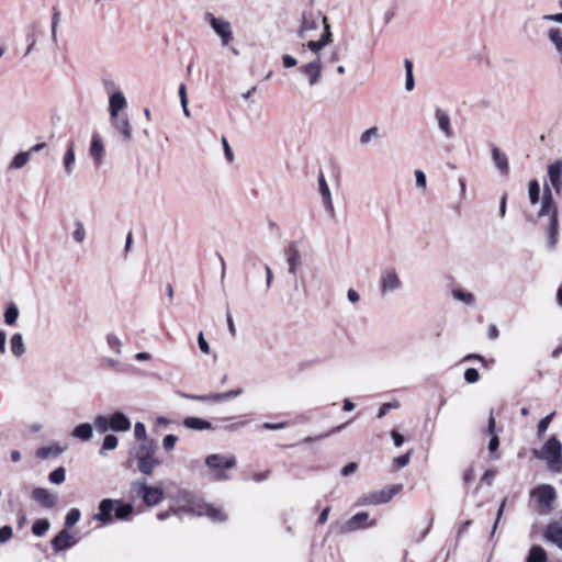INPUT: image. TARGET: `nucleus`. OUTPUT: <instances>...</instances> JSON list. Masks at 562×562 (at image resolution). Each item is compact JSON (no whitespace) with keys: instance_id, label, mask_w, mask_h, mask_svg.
Listing matches in <instances>:
<instances>
[{"instance_id":"nucleus-1","label":"nucleus","mask_w":562,"mask_h":562,"mask_svg":"<svg viewBox=\"0 0 562 562\" xmlns=\"http://www.w3.org/2000/svg\"><path fill=\"white\" fill-rule=\"evenodd\" d=\"M544 215H550V222L548 226V247L553 249L558 243V206L554 203L552 193L547 186L543 191L541 207L538 213L539 217Z\"/></svg>"},{"instance_id":"nucleus-2","label":"nucleus","mask_w":562,"mask_h":562,"mask_svg":"<svg viewBox=\"0 0 562 562\" xmlns=\"http://www.w3.org/2000/svg\"><path fill=\"white\" fill-rule=\"evenodd\" d=\"M533 456L546 460L551 470L562 471V443L555 436H551L541 450H533Z\"/></svg>"},{"instance_id":"nucleus-3","label":"nucleus","mask_w":562,"mask_h":562,"mask_svg":"<svg viewBox=\"0 0 562 562\" xmlns=\"http://www.w3.org/2000/svg\"><path fill=\"white\" fill-rule=\"evenodd\" d=\"M179 510L199 517L206 516L213 521H224L226 519V515L221 507L201 499H191L187 505L181 506Z\"/></svg>"},{"instance_id":"nucleus-4","label":"nucleus","mask_w":562,"mask_h":562,"mask_svg":"<svg viewBox=\"0 0 562 562\" xmlns=\"http://www.w3.org/2000/svg\"><path fill=\"white\" fill-rule=\"evenodd\" d=\"M379 288L382 296L396 293L403 289V281L394 267H385L380 271Z\"/></svg>"},{"instance_id":"nucleus-5","label":"nucleus","mask_w":562,"mask_h":562,"mask_svg":"<svg viewBox=\"0 0 562 562\" xmlns=\"http://www.w3.org/2000/svg\"><path fill=\"white\" fill-rule=\"evenodd\" d=\"M204 19L220 37L222 46H228L234 41L233 27L229 21L216 18L212 13H206Z\"/></svg>"},{"instance_id":"nucleus-6","label":"nucleus","mask_w":562,"mask_h":562,"mask_svg":"<svg viewBox=\"0 0 562 562\" xmlns=\"http://www.w3.org/2000/svg\"><path fill=\"white\" fill-rule=\"evenodd\" d=\"M134 491L148 506L157 505L164 499V491L160 487L148 486L145 481L135 482Z\"/></svg>"},{"instance_id":"nucleus-7","label":"nucleus","mask_w":562,"mask_h":562,"mask_svg":"<svg viewBox=\"0 0 562 562\" xmlns=\"http://www.w3.org/2000/svg\"><path fill=\"white\" fill-rule=\"evenodd\" d=\"M531 496L538 502L540 513H549L555 499V490L549 484H542L532 490Z\"/></svg>"},{"instance_id":"nucleus-8","label":"nucleus","mask_w":562,"mask_h":562,"mask_svg":"<svg viewBox=\"0 0 562 562\" xmlns=\"http://www.w3.org/2000/svg\"><path fill=\"white\" fill-rule=\"evenodd\" d=\"M402 484H395L386 486L380 491L372 492L364 496L363 504L378 505L390 502L400 491H402Z\"/></svg>"},{"instance_id":"nucleus-9","label":"nucleus","mask_w":562,"mask_h":562,"mask_svg":"<svg viewBox=\"0 0 562 562\" xmlns=\"http://www.w3.org/2000/svg\"><path fill=\"white\" fill-rule=\"evenodd\" d=\"M299 71L307 79V82L311 87L316 86L322 78L323 71L321 57L317 56L312 61L302 65L299 68Z\"/></svg>"},{"instance_id":"nucleus-10","label":"nucleus","mask_w":562,"mask_h":562,"mask_svg":"<svg viewBox=\"0 0 562 562\" xmlns=\"http://www.w3.org/2000/svg\"><path fill=\"white\" fill-rule=\"evenodd\" d=\"M205 465L211 470H228L236 465V458L233 454L212 453L205 458Z\"/></svg>"},{"instance_id":"nucleus-11","label":"nucleus","mask_w":562,"mask_h":562,"mask_svg":"<svg viewBox=\"0 0 562 562\" xmlns=\"http://www.w3.org/2000/svg\"><path fill=\"white\" fill-rule=\"evenodd\" d=\"M106 91L109 93L108 112L110 117H116L117 115H122L123 113L121 112L127 108V100L124 93L121 90L110 92L108 88Z\"/></svg>"},{"instance_id":"nucleus-12","label":"nucleus","mask_w":562,"mask_h":562,"mask_svg":"<svg viewBox=\"0 0 562 562\" xmlns=\"http://www.w3.org/2000/svg\"><path fill=\"white\" fill-rule=\"evenodd\" d=\"M375 525V520H369L368 513L361 512L353 515L346 524L341 527L342 532H353L359 529H364Z\"/></svg>"},{"instance_id":"nucleus-13","label":"nucleus","mask_w":562,"mask_h":562,"mask_svg":"<svg viewBox=\"0 0 562 562\" xmlns=\"http://www.w3.org/2000/svg\"><path fill=\"white\" fill-rule=\"evenodd\" d=\"M324 31L317 41H308L306 46L316 57H321V50L333 41V34L327 18H323Z\"/></svg>"},{"instance_id":"nucleus-14","label":"nucleus","mask_w":562,"mask_h":562,"mask_svg":"<svg viewBox=\"0 0 562 562\" xmlns=\"http://www.w3.org/2000/svg\"><path fill=\"white\" fill-rule=\"evenodd\" d=\"M323 18H326L325 15H322L321 12L314 14V13H303L302 15V24L300 27V36L304 38L308 33L312 31H316L319 26V23H323Z\"/></svg>"},{"instance_id":"nucleus-15","label":"nucleus","mask_w":562,"mask_h":562,"mask_svg":"<svg viewBox=\"0 0 562 562\" xmlns=\"http://www.w3.org/2000/svg\"><path fill=\"white\" fill-rule=\"evenodd\" d=\"M117 499L105 498L99 504V513L93 516L94 520L102 524H110L113 520L114 507Z\"/></svg>"},{"instance_id":"nucleus-16","label":"nucleus","mask_w":562,"mask_h":562,"mask_svg":"<svg viewBox=\"0 0 562 562\" xmlns=\"http://www.w3.org/2000/svg\"><path fill=\"white\" fill-rule=\"evenodd\" d=\"M111 124L113 128L121 134L124 142H130L132 139V125L130 123L128 116L126 113L122 115H117L116 117H110Z\"/></svg>"},{"instance_id":"nucleus-17","label":"nucleus","mask_w":562,"mask_h":562,"mask_svg":"<svg viewBox=\"0 0 562 562\" xmlns=\"http://www.w3.org/2000/svg\"><path fill=\"white\" fill-rule=\"evenodd\" d=\"M76 542V538L64 529L52 540V547L55 552H60L70 549Z\"/></svg>"},{"instance_id":"nucleus-18","label":"nucleus","mask_w":562,"mask_h":562,"mask_svg":"<svg viewBox=\"0 0 562 562\" xmlns=\"http://www.w3.org/2000/svg\"><path fill=\"white\" fill-rule=\"evenodd\" d=\"M435 119L437 121L438 128L445 137L451 138L453 136V130L451 126L450 116L447 111L437 108L435 110Z\"/></svg>"},{"instance_id":"nucleus-19","label":"nucleus","mask_w":562,"mask_h":562,"mask_svg":"<svg viewBox=\"0 0 562 562\" xmlns=\"http://www.w3.org/2000/svg\"><path fill=\"white\" fill-rule=\"evenodd\" d=\"M32 498L46 508H53L57 503V497L44 487H36L32 492Z\"/></svg>"},{"instance_id":"nucleus-20","label":"nucleus","mask_w":562,"mask_h":562,"mask_svg":"<svg viewBox=\"0 0 562 562\" xmlns=\"http://www.w3.org/2000/svg\"><path fill=\"white\" fill-rule=\"evenodd\" d=\"M110 428L116 432H124L131 429V422L122 412H115L110 417Z\"/></svg>"},{"instance_id":"nucleus-21","label":"nucleus","mask_w":562,"mask_h":562,"mask_svg":"<svg viewBox=\"0 0 562 562\" xmlns=\"http://www.w3.org/2000/svg\"><path fill=\"white\" fill-rule=\"evenodd\" d=\"M548 176L555 192L560 194L562 190V160H558L549 166Z\"/></svg>"},{"instance_id":"nucleus-22","label":"nucleus","mask_w":562,"mask_h":562,"mask_svg":"<svg viewBox=\"0 0 562 562\" xmlns=\"http://www.w3.org/2000/svg\"><path fill=\"white\" fill-rule=\"evenodd\" d=\"M286 262L289 265V273L295 276L296 269L301 263V256L295 243H290L285 249Z\"/></svg>"},{"instance_id":"nucleus-23","label":"nucleus","mask_w":562,"mask_h":562,"mask_svg":"<svg viewBox=\"0 0 562 562\" xmlns=\"http://www.w3.org/2000/svg\"><path fill=\"white\" fill-rule=\"evenodd\" d=\"M89 153L90 156L94 159L95 166L99 167L102 164V158L104 155L102 138L99 134L92 135Z\"/></svg>"},{"instance_id":"nucleus-24","label":"nucleus","mask_w":562,"mask_h":562,"mask_svg":"<svg viewBox=\"0 0 562 562\" xmlns=\"http://www.w3.org/2000/svg\"><path fill=\"white\" fill-rule=\"evenodd\" d=\"M492 158L495 167L501 171L503 176H507L509 171L508 158L498 147L493 146Z\"/></svg>"},{"instance_id":"nucleus-25","label":"nucleus","mask_w":562,"mask_h":562,"mask_svg":"<svg viewBox=\"0 0 562 562\" xmlns=\"http://www.w3.org/2000/svg\"><path fill=\"white\" fill-rule=\"evenodd\" d=\"M318 189L323 198L324 205L329 213L334 212L333 199L329 187L323 173L318 176Z\"/></svg>"},{"instance_id":"nucleus-26","label":"nucleus","mask_w":562,"mask_h":562,"mask_svg":"<svg viewBox=\"0 0 562 562\" xmlns=\"http://www.w3.org/2000/svg\"><path fill=\"white\" fill-rule=\"evenodd\" d=\"M66 449H67L66 446H60L58 443H54L52 446L42 447V448L37 449L35 454H36V458H38L41 460H47L50 457L60 456L61 453H64L66 451Z\"/></svg>"},{"instance_id":"nucleus-27","label":"nucleus","mask_w":562,"mask_h":562,"mask_svg":"<svg viewBox=\"0 0 562 562\" xmlns=\"http://www.w3.org/2000/svg\"><path fill=\"white\" fill-rule=\"evenodd\" d=\"M75 162H76L75 142H71L68 145V148L63 157V165L65 168L66 176L70 177L72 175Z\"/></svg>"},{"instance_id":"nucleus-28","label":"nucleus","mask_w":562,"mask_h":562,"mask_svg":"<svg viewBox=\"0 0 562 562\" xmlns=\"http://www.w3.org/2000/svg\"><path fill=\"white\" fill-rule=\"evenodd\" d=\"M157 451V445L153 440H145L142 441L138 448L135 451V458H147V457H154Z\"/></svg>"},{"instance_id":"nucleus-29","label":"nucleus","mask_w":562,"mask_h":562,"mask_svg":"<svg viewBox=\"0 0 562 562\" xmlns=\"http://www.w3.org/2000/svg\"><path fill=\"white\" fill-rule=\"evenodd\" d=\"M183 425L192 430H209L213 428L209 420L200 417H186Z\"/></svg>"},{"instance_id":"nucleus-30","label":"nucleus","mask_w":562,"mask_h":562,"mask_svg":"<svg viewBox=\"0 0 562 562\" xmlns=\"http://www.w3.org/2000/svg\"><path fill=\"white\" fill-rule=\"evenodd\" d=\"M159 464V461L154 457L139 458L137 459L138 470L146 475H150L154 469Z\"/></svg>"},{"instance_id":"nucleus-31","label":"nucleus","mask_w":562,"mask_h":562,"mask_svg":"<svg viewBox=\"0 0 562 562\" xmlns=\"http://www.w3.org/2000/svg\"><path fill=\"white\" fill-rule=\"evenodd\" d=\"M10 347L12 353L18 358L25 353L26 348L23 341V337L20 333H16L11 337Z\"/></svg>"},{"instance_id":"nucleus-32","label":"nucleus","mask_w":562,"mask_h":562,"mask_svg":"<svg viewBox=\"0 0 562 562\" xmlns=\"http://www.w3.org/2000/svg\"><path fill=\"white\" fill-rule=\"evenodd\" d=\"M93 434V428L89 423H83L75 427L72 436L82 441H88Z\"/></svg>"},{"instance_id":"nucleus-33","label":"nucleus","mask_w":562,"mask_h":562,"mask_svg":"<svg viewBox=\"0 0 562 562\" xmlns=\"http://www.w3.org/2000/svg\"><path fill=\"white\" fill-rule=\"evenodd\" d=\"M527 562H548L544 549L540 546H533L529 550Z\"/></svg>"},{"instance_id":"nucleus-34","label":"nucleus","mask_w":562,"mask_h":562,"mask_svg":"<svg viewBox=\"0 0 562 562\" xmlns=\"http://www.w3.org/2000/svg\"><path fill=\"white\" fill-rule=\"evenodd\" d=\"M31 160V151H21L11 160L10 169H21Z\"/></svg>"},{"instance_id":"nucleus-35","label":"nucleus","mask_w":562,"mask_h":562,"mask_svg":"<svg viewBox=\"0 0 562 562\" xmlns=\"http://www.w3.org/2000/svg\"><path fill=\"white\" fill-rule=\"evenodd\" d=\"M20 312L18 306L14 303H10L4 311V323L9 326H12L16 323L19 318Z\"/></svg>"},{"instance_id":"nucleus-36","label":"nucleus","mask_w":562,"mask_h":562,"mask_svg":"<svg viewBox=\"0 0 562 562\" xmlns=\"http://www.w3.org/2000/svg\"><path fill=\"white\" fill-rule=\"evenodd\" d=\"M452 296L456 300L461 301L469 306H473L475 304V296L471 292H465L461 289H453Z\"/></svg>"},{"instance_id":"nucleus-37","label":"nucleus","mask_w":562,"mask_h":562,"mask_svg":"<svg viewBox=\"0 0 562 562\" xmlns=\"http://www.w3.org/2000/svg\"><path fill=\"white\" fill-rule=\"evenodd\" d=\"M380 138V132L376 126H372L366 130L359 138V142L362 146L369 145L372 140Z\"/></svg>"},{"instance_id":"nucleus-38","label":"nucleus","mask_w":562,"mask_h":562,"mask_svg":"<svg viewBox=\"0 0 562 562\" xmlns=\"http://www.w3.org/2000/svg\"><path fill=\"white\" fill-rule=\"evenodd\" d=\"M495 418L493 417V415L491 414L490 415V418H488V432L492 435L491 439H490V442H488V450L491 452H494L498 449L499 447V439L498 437L494 434L495 431Z\"/></svg>"},{"instance_id":"nucleus-39","label":"nucleus","mask_w":562,"mask_h":562,"mask_svg":"<svg viewBox=\"0 0 562 562\" xmlns=\"http://www.w3.org/2000/svg\"><path fill=\"white\" fill-rule=\"evenodd\" d=\"M133 513V506L131 504H123L120 499L114 507V516L117 519H126Z\"/></svg>"},{"instance_id":"nucleus-40","label":"nucleus","mask_w":562,"mask_h":562,"mask_svg":"<svg viewBox=\"0 0 562 562\" xmlns=\"http://www.w3.org/2000/svg\"><path fill=\"white\" fill-rule=\"evenodd\" d=\"M405 66V89L407 91H412L415 87V80L413 75V64L411 60L406 59L404 63Z\"/></svg>"},{"instance_id":"nucleus-41","label":"nucleus","mask_w":562,"mask_h":562,"mask_svg":"<svg viewBox=\"0 0 562 562\" xmlns=\"http://www.w3.org/2000/svg\"><path fill=\"white\" fill-rule=\"evenodd\" d=\"M48 480L50 483L53 484H61L65 482L66 480V470L64 467H59L57 469H55L54 471H52L48 475Z\"/></svg>"},{"instance_id":"nucleus-42","label":"nucleus","mask_w":562,"mask_h":562,"mask_svg":"<svg viewBox=\"0 0 562 562\" xmlns=\"http://www.w3.org/2000/svg\"><path fill=\"white\" fill-rule=\"evenodd\" d=\"M529 200L532 205L537 204L539 202L540 198V186L537 180H531L529 182Z\"/></svg>"},{"instance_id":"nucleus-43","label":"nucleus","mask_w":562,"mask_h":562,"mask_svg":"<svg viewBox=\"0 0 562 562\" xmlns=\"http://www.w3.org/2000/svg\"><path fill=\"white\" fill-rule=\"evenodd\" d=\"M49 521L47 519H38L32 527V531L35 536L42 537L49 529Z\"/></svg>"},{"instance_id":"nucleus-44","label":"nucleus","mask_w":562,"mask_h":562,"mask_svg":"<svg viewBox=\"0 0 562 562\" xmlns=\"http://www.w3.org/2000/svg\"><path fill=\"white\" fill-rule=\"evenodd\" d=\"M549 38L559 52H562V31L560 29H550Z\"/></svg>"},{"instance_id":"nucleus-45","label":"nucleus","mask_w":562,"mask_h":562,"mask_svg":"<svg viewBox=\"0 0 562 562\" xmlns=\"http://www.w3.org/2000/svg\"><path fill=\"white\" fill-rule=\"evenodd\" d=\"M110 424V418L109 417H105L103 415H99L95 417L94 419V426H95V429L101 432V434H104L110 428L109 426Z\"/></svg>"},{"instance_id":"nucleus-46","label":"nucleus","mask_w":562,"mask_h":562,"mask_svg":"<svg viewBox=\"0 0 562 562\" xmlns=\"http://www.w3.org/2000/svg\"><path fill=\"white\" fill-rule=\"evenodd\" d=\"M554 415H555V412H552L539 420L538 426H537L539 437H541L548 430L549 425L552 422Z\"/></svg>"},{"instance_id":"nucleus-47","label":"nucleus","mask_w":562,"mask_h":562,"mask_svg":"<svg viewBox=\"0 0 562 562\" xmlns=\"http://www.w3.org/2000/svg\"><path fill=\"white\" fill-rule=\"evenodd\" d=\"M106 342L112 351H114L117 355L121 353L122 341L116 335H114V334L108 335Z\"/></svg>"},{"instance_id":"nucleus-48","label":"nucleus","mask_w":562,"mask_h":562,"mask_svg":"<svg viewBox=\"0 0 562 562\" xmlns=\"http://www.w3.org/2000/svg\"><path fill=\"white\" fill-rule=\"evenodd\" d=\"M80 512L79 509L77 508H72L68 512V514L66 515V518H65V526L66 527H72L75 526L79 519H80Z\"/></svg>"},{"instance_id":"nucleus-49","label":"nucleus","mask_w":562,"mask_h":562,"mask_svg":"<svg viewBox=\"0 0 562 562\" xmlns=\"http://www.w3.org/2000/svg\"><path fill=\"white\" fill-rule=\"evenodd\" d=\"M117 443H119V439L116 436L114 435H106L103 439V443H102V448H101V453L104 451V450H113L117 447Z\"/></svg>"},{"instance_id":"nucleus-50","label":"nucleus","mask_w":562,"mask_h":562,"mask_svg":"<svg viewBox=\"0 0 562 562\" xmlns=\"http://www.w3.org/2000/svg\"><path fill=\"white\" fill-rule=\"evenodd\" d=\"M409 459H411V451H408L407 453L402 454L400 457H396L393 460L394 469L395 470H400L402 468H405L409 463Z\"/></svg>"},{"instance_id":"nucleus-51","label":"nucleus","mask_w":562,"mask_h":562,"mask_svg":"<svg viewBox=\"0 0 562 562\" xmlns=\"http://www.w3.org/2000/svg\"><path fill=\"white\" fill-rule=\"evenodd\" d=\"M75 226H76V228H75V231L72 233L74 239L77 243H83V240L86 238V231H85V227H83L82 223L76 222Z\"/></svg>"},{"instance_id":"nucleus-52","label":"nucleus","mask_w":562,"mask_h":562,"mask_svg":"<svg viewBox=\"0 0 562 562\" xmlns=\"http://www.w3.org/2000/svg\"><path fill=\"white\" fill-rule=\"evenodd\" d=\"M134 436H135L136 439L142 440V441L148 440L147 432H146V427H145V425L143 423L137 422L135 424Z\"/></svg>"},{"instance_id":"nucleus-53","label":"nucleus","mask_w":562,"mask_h":562,"mask_svg":"<svg viewBox=\"0 0 562 562\" xmlns=\"http://www.w3.org/2000/svg\"><path fill=\"white\" fill-rule=\"evenodd\" d=\"M59 24V12H54L52 16V42L57 45L58 38H57V27Z\"/></svg>"},{"instance_id":"nucleus-54","label":"nucleus","mask_w":562,"mask_h":562,"mask_svg":"<svg viewBox=\"0 0 562 562\" xmlns=\"http://www.w3.org/2000/svg\"><path fill=\"white\" fill-rule=\"evenodd\" d=\"M480 379V374H479V371L474 368H469L465 370L464 372V380L470 383V384H473V383H476Z\"/></svg>"},{"instance_id":"nucleus-55","label":"nucleus","mask_w":562,"mask_h":562,"mask_svg":"<svg viewBox=\"0 0 562 562\" xmlns=\"http://www.w3.org/2000/svg\"><path fill=\"white\" fill-rule=\"evenodd\" d=\"M414 175H415L416 186L418 188L425 190L427 187V178H426L425 172L422 170H415Z\"/></svg>"},{"instance_id":"nucleus-56","label":"nucleus","mask_w":562,"mask_h":562,"mask_svg":"<svg viewBox=\"0 0 562 562\" xmlns=\"http://www.w3.org/2000/svg\"><path fill=\"white\" fill-rule=\"evenodd\" d=\"M198 345H199L200 350L203 353L210 355L211 347H210L209 342L205 340L204 335H203L202 331L199 333V335H198Z\"/></svg>"},{"instance_id":"nucleus-57","label":"nucleus","mask_w":562,"mask_h":562,"mask_svg":"<svg viewBox=\"0 0 562 562\" xmlns=\"http://www.w3.org/2000/svg\"><path fill=\"white\" fill-rule=\"evenodd\" d=\"M13 530L10 526H3L0 528V543H4L12 538Z\"/></svg>"},{"instance_id":"nucleus-58","label":"nucleus","mask_w":562,"mask_h":562,"mask_svg":"<svg viewBox=\"0 0 562 562\" xmlns=\"http://www.w3.org/2000/svg\"><path fill=\"white\" fill-rule=\"evenodd\" d=\"M397 407H398L397 402L382 404L378 412V418H383L390 409L397 408Z\"/></svg>"},{"instance_id":"nucleus-59","label":"nucleus","mask_w":562,"mask_h":562,"mask_svg":"<svg viewBox=\"0 0 562 562\" xmlns=\"http://www.w3.org/2000/svg\"><path fill=\"white\" fill-rule=\"evenodd\" d=\"M177 440H178L177 436L167 435L162 440V447L168 451L172 450L175 448Z\"/></svg>"},{"instance_id":"nucleus-60","label":"nucleus","mask_w":562,"mask_h":562,"mask_svg":"<svg viewBox=\"0 0 562 562\" xmlns=\"http://www.w3.org/2000/svg\"><path fill=\"white\" fill-rule=\"evenodd\" d=\"M495 476H496V470H487L482 476V482H484L486 485L491 486L493 484Z\"/></svg>"},{"instance_id":"nucleus-61","label":"nucleus","mask_w":562,"mask_h":562,"mask_svg":"<svg viewBox=\"0 0 562 562\" xmlns=\"http://www.w3.org/2000/svg\"><path fill=\"white\" fill-rule=\"evenodd\" d=\"M282 64L284 68H293L297 65V60L291 55H283Z\"/></svg>"},{"instance_id":"nucleus-62","label":"nucleus","mask_w":562,"mask_h":562,"mask_svg":"<svg viewBox=\"0 0 562 562\" xmlns=\"http://www.w3.org/2000/svg\"><path fill=\"white\" fill-rule=\"evenodd\" d=\"M222 145H223V148H224V154L227 158L228 161H233L234 159V154H233V150L227 142V139L225 137H222Z\"/></svg>"},{"instance_id":"nucleus-63","label":"nucleus","mask_w":562,"mask_h":562,"mask_svg":"<svg viewBox=\"0 0 562 562\" xmlns=\"http://www.w3.org/2000/svg\"><path fill=\"white\" fill-rule=\"evenodd\" d=\"M286 426V423L285 422H282V423H265L263 424V428L265 429H268V430H279V429H283L285 428Z\"/></svg>"},{"instance_id":"nucleus-64","label":"nucleus","mask_w":562,"mask_h":562,"mask_svg":"<svg viewBox=\"0 0 562 562\" xmlns=\"http://www.w3.org/2000/svg\"><path fill=\"white\" fill-rule=\"evenodd\" d=\"M356 470H357V463L350 462L342 468L341 474L344 476H348V475L352 474Z\"/></svg>"}]
</instances>
